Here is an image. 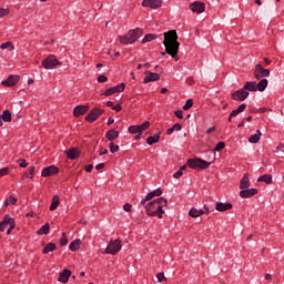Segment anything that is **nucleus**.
I'll list each match as a JSON object with an SVG mask.
<instances>
[{"label": "nucleus", "instance_id": "nucleus-25", "mask_svg": "<svg viewBox=\"0 0 284 284\" xmlns=\"http://www.w3.org/2000/svg\"><path fill=\"white\" fill-rule=\"evenodd\" d=\"M65 154L68 156V159H70L71 161H74V159H79V150L78 149H70L69 151H65Z\"/></svg>", "mask_w": 284, "mask_h": 284}, {"label": "nucleus", "instance_id": "nucleus-55", "mask_svg": "<svg viewBox=\"0 0 284 284\" xmlns=\"http://www.w3.org/2000/svg\"><path fill=\"white\" fill-rule=\"evenodd\" d=\"M154 196H155L154 193L150 192V193L146 194L145 201H152V199H154Z\"/></svg>", "mask_w": 284, "mask_h": 284}, {"label": "nucleus", "instance_id": "nucleus-53", "mask_svg": "<svg viewBox=\"0 0 284 284\" xmlns=\"http://www.w3.org/2000/svg\"><path fill=\"white\" fill-rule=\"evenodd\" d=\"M112 110H114L115 112H121L123 108L121 106V104H115L112 106Z\"/></svg>", "mask_w": 284, "mask_h": 284}, {"label": "nucleus", "instance_id": "nucleus-22", "mask_svg": "<svg viewBox=\"0 0 284 284\" xmlns=\"http://www.w3.org/2000/svg\"><path fill=\"white\" fill-rule=\"evenodd\" d=\"M13 217H10V215H6L3 220L0 222V232H6V229L10 226V223H12Z\"/></svg>", "mask_w": 284, "mask_h": 284}, {"label": "nucleus", "instance_id": "nucleus-59", "mask_svg": "<svg viewBox=\"0 0 284 284\" xmlns=\"http://www.w3.org/2000/svg\"><path fill=\"white\" fill-rule=\"evenodd\" d=\"M103 154H108V149H103V146L100 148V156H103Z\"/></svg>", "mask_w": 284, "mask_h": 284}, {"label": "nucleus", "instance_id": "nucleus-64", "mask_svg": "<svg viewBox=\"0 0 284 284\" xmlns=\"http://www.w3.org/2000/svg\"><path fill=\"white\" fill-rule=\"evenodd\" d=\"M112 123H114V118H109L108 125H112Z\"/></svg>", "mask_w": 284, "mask_h": 284}, {"label": "nucleus", "instance_id": "nucleus-18", "mask_svg": "<svg viewBox=\"0 0 284 284\" xmlns=\"http://www.w3.org/2000/svg\"><path fill=\"white\" fill-rule=\"evenodd\" d=\"M145 77L143 79V83H152L153 81H160L161 75L159 73L146 71Z\"/></svg>", "mask_w": 284, "mask_h": 284}, {"label": "nucleus", "instance_id": "nucleus-11", "mask_svg": "<svg viewBox=\"0 0 284 284\" xmlns=\"http://www.w3.org/2000/svg\"><path fill=\"white\" fill-rule=\"evenodd\" d=\"M143 8H151V10H159L163 6V0H143Z\"/></svg>", "mask_w": 284, "mask_h": 284}, {"label": "nucleus", "instance_id": "nucleus-45", "mask_svg": "<svg viewBox=\"0 0 284 284\" xmlns=\"http://www.w3.org/2000/svg\"><path fill=\"white\" fill-rule=\"evenodd\" d=\"M8 174H10V169L8 168H2L0 170V176H8Z\"/></svg>", "mask_w": 284, "mask_h": 284}, {"label": "nucleus", "instance_id": "nucleus-31", "mask_svg": "<svg viewBox=\"0 0 284 284\" xmlns=\"http://www.w3.org/2000/svg\"><path fill=\"white\" fill-rule=\"evenodd\" d=\"M54 250H57V244H54V243H48L47 245H45V247H43V250H42V254H49L50 252H54Z\"/></svg>", "mask_w": 284, "mask_h": 284}, {"label": "nucleus", "instance_id": "nucleus-49", "mask_svg": "<svg viewBox=\"0 0 284 284\" xmlns=\"http://www.w3.org/2000/svg\"><path fill=\"white\" fill-rule=\"evenodd\" d=\"M105 81H108V77L104 74L98 77V83H105Z\"/></svg>", "mask_w": 284, "mask_h": 284}, {"label": "nucleus", "instance_id": "nucleus-19", "mask_svg": "<svg viewBox=\"0 0 284 284\" xmlns=\"http://www.w3.org/2000/svg\"><path fill=\"white\" fill-rule=\"evenodd\" d=\"M70 276H72V272L64 268L62 272H60L58 281L59 283H68V281H70Z\"/></svg>", "mask_w": 284, "mask_h": 284}, {"label": "nucleus", "instance_id": "nucleus-36", "mask_svg": "<svg viewBox=\"0 0 284 284\" xmlns=\"http://www.w3.org/2000/svg\"><path fill=\"white\" fill-rule=\"evenodd\" d=\"M139 130H140V134H143V132H145V130L150 129V121H145L142 124L138 125Z\"/></svg>", "mask_w": 284, "mask_h": 284}, {"label": "nucleus", "instance_id": "nucleus-40", "mask_svg": "<svg viewBox=\"0 0 284 284\" xmlns=\"http://www.w3.org/2000/svg\"><path fill=\"white\" fill-rule=\"evenodd\" d=\"M194 105V100L189 99L185 104L183 105V110H190Z\"/></svg>", "mask_w": 284, "mask_h": 284}, {"label": "nucleus", "instance_id": "nucleus-38", "mask_svg": "<svg viewBox=\"0 0 284 284\" xmlns=\"http://www.w3.org/2000/svg\"><path fill=\"white\" fill-rule=\"evenodd\" d=\"M129 132H130V134H141L139 125H131V126H129Z\"/></svg>", "mask_w": 284, "mask_h": 284}, {"label": "nucleus", "instance_id": "nucleus-7", "mask_svg": "<svg viewBox=\"0 0 284 284\" xmlns=\"http://www.w3.org/2000/svg\"><path fill=\"white\" fill-rule=\"evenodd\" d=\"M253 77L257 80L261 81V79H265L270 77V70L263 68L261 64H256L255 69L253 71Z\"/></svg>", "mask_w": 284, "mask_h": 284}, {"label": "nucleus", "instance_id": "nucleus-56", "mask_svg": "<svg viewBox=\"0 0 284 284\" xmlns=\"http://www.w3.org/2000/svg\"><path fill=\"white\" fill-rule=\"evenodd\" d=\"M175 116H178V119H183V111L178 110L174 112Z\"/></svg>", "mask_w": 284, "mask_h": 284}, {"label": "nucleus", "instance_id": "nucleus-5", "mask_svg": "<svg viewBox=\"0 0 284 284\" xmlns=\"http://www.w3.org/2000/svg\"><path fill=\"white\" fill-rule=\"evenodd\" d=\"M187 165L189 168H191V170H207V168H210L212 163L201 160L199 158H195V159H189Z\"/></svg>", "mask_w": 284, "mask_h": 284}, {"label": "nucleus", "instance_id": "nucleus-57", "mask_svg": "<svg viewBox=\"0 0 284 284\" xmlns=\"http://www.w3.org/2000/svg\"><path fill=\"white\" fill-rule=\"evenodd\" d=\"M245 108H247V104L242 103V104L237 108V110H239L240 113H241V112H244V111H245Z\"/></svg>", "mask_w": 284, "mask_h": 284}, {"label": "nucleus", "instance_id": "nucleus-15", "mask_svg": "<svg viewBox=\"0 0 284 284\" xmlns=\"http://www.w3.org/2000/svg\"><path fill=\"white\" fill-rule=\"evenodd\" d=\"M54 174H59V169L57 168V165L47 166L41 172V176H43L44 179H48V176H52Z\"/></svg>", "mask_w": 284, "mask_h": 284}, {"label": "nucleus", "instance_id": "nucleus-34", "mask_svg": "<svg viewBox=\"0 0 284 284\" xmlns=\"http://www.w3.org/2000/svg\"><path fill=\"white\" fill-rule=\"evenodd\" d=\"M59 195H54L53 197H52V203H51V205H50V211L51 212H54V210H57L58 207H59Z\"/></svg>", "mask_w": 284, "mask_h": 284}, {"label": "nucleus", "instance_id": "nucleus-30", "mask_svg": "<svg viewBox=\"0 0 284 284\" xmlns=\"http://www.w3.org/2000/svg\"><path fill=\"white\" fill-rule=\"evenodd\" d=\"M261 134H262L261 130H257L255 134L248 138V143H254V144L258 143L261 141Z\"/></svg>", "mask_w": 284, "mask_h": 284}, {"label": "nucleus", "instance_id": "nucleus-42", "mask_svg": "<svg viewBox=\"0 0 284 284\" xmlns=\"http://www.w3.org/2000/svg\"><path fill=\"white\" fill-rule=\"evenodd\" d=\"M17 227V223L14 222V219L10 222L9 229L7 230V234H12V230Z\"/></svg>", "mask_w": 284, "mask_h": 284}, {"label": "nucleus", "instance_id": "nucleus-26", "mask_svg": "<svg viewBox=\"0 0 284 284\" xmlns=\"http://www.w3.org/2000/svg\"><path fill=\"white\" fill-rule=\"evenodd\" d=\"M159 141H161V135L159 133L146 138L148 145H154V143H159Z\"/></svg>", "mask_w": 284, "mask_h": 284}, {"label": "nucleus", "instance_id": "nucleus-6", "mask_svg": "<svg viewBox=\"0 0 284 284\" xmlns=\"http://www.w3.org/2000/svg\"><path fill=\"white\" fill-rule=\"evenodd\" d=\"M123 247V244H121V240H111L105 248V254H111V256H115V254H119Z\"/></svg>", "mask_w": 284, "mask_h": 284}, {"label": "nucleus", "instance_id": "nucleus-9", "mask_svg": "<svg viewBox=\"0 0 284 284\" xmlns=\"http://www.w3.org/2000/svg\"><path fill=\"white\" fill-rule=\"evenodd\" d=\"M103 112H105V110L99 109V108H94L85 116V121H88L89 123H94V121H97V119H99V116H101V114H103Z\"/></svg>", "mask_w": 284, "mask_h": 284}, {"label": "nucleus", "instance_id": "nucleus-4", "mask_svg": "<svg viewBox=\"0 0 284 284\" xmlns=\"http://www.w3.org/2000/svg\"><path fill=\"white\" fill-rule=\"evenodd\" d=\"M267 79H262L258 83L254 82V81H250L246 82L244 84V90L246 92H265V90L267 89Z\"/></svg>", "mask_w": 284, "mask_h": 284}, {"label": "nucleus", "instance_id": "nucleus-32", "mask_svg": "<svg viewBox=\"0 0 284 284\" xmlns=\"http://www.w3.org/2000/svg\"><path fill=\"white\" fill-rule=\"evenodd\" d=\"M80 247H81V240H79V239L74 240L69 245V250H71V252H77V250H79Z\"/></svg>", "mask_w": 284, "mask_h": 284}, {"label": "nucleus", "instance_id": "nucleus-48", "mask_svg": "<svg viewBox=\"0 0 284 284\" xmlns=\"http://www.w3.org/2000/svg\"><path fill=\"white\" fill-rule=\"evenodd\" d=\"M9 12L10 11L8 9L0 8V19H3V17L8 16Z\"/></svg>", "mask_w": 284, "mask_h": 284}, {"label": "nucleus", "instance_id": "nucleus-46", "mask_svg": "<svg viewBox=\"0 0 284 284\" xmlns=\"http://www.w3.org/2000/svg\"><path fill=\"white\" fill-rule=\"evenodd\" d=\"M156 278H158V283H163V281H165V274L164 273H158Z\"/></svg>", "mask_w": 284, "mask_h": 284}, {"label": "nucleus", "instance_id": "nucleus-3", "mask_svg": "<svg viewBox=\"0 0 284 284\" xmlns=\"http://www.w3.org/2000/svg\"><path fill=\"white\" fill-rule=\"evenodd\" d=\"M143 37V29H133L124 36H119V41L123 45H130Z\"/></svg>", "mask_w": 284, "mask_h": 284}, {"label": "nucleus", "instance_id": "nucleus-52", "mask_svg": "<svg viewBox=\"0 0 284 284\" xmlns=\"http://www.w3.org/2000/svg\"><path fill=\"white\" fill-rule=\"evenodd\" d=\"M183 176V172L181 171V170H179L178 172H175L174 174H173V178L174 179H181Z\"/></svg>", "mask_w": 284, "mask_h": 284}, {"label": "nucleus", "instance_id": "nucleus-61", "mask_svg": "<svg viewBox=\"0 0 284 284\" xmlns=\"http://www.w3.org/2000/svg\"><path fill=\"white\" fill-rule=\"evenodd\" d=\"M93 169H94V165L89 164V165H87V168H85V172H92Z\"/></svg>", "mask_w": 284, "mask_h": 284}, {"label": "nucleus", "instance_id": "nucleus-23", "mask_svg": "<svg viewBox=\"0 0 284 284\" xmlns=\"http://www.w3.org/2000/svg\"><path fill=\"white\" fill-rule=\"evenodd\" d=\"M119 131L111 129L105 133V136L108 139V141H114L115 139H119Z\"/></svg>", "mask_w": 284, "mask_h": 284}, {"label": "nucleus", "instance_id": "nucleus-39", "mask_svg": "<svg viewBox=\"0 0 284 284\" xmlns=\"http://www.w3.org/2000/svg\"><path fill=\"white\" fill-rule=\"evenodd\" d=\"M109 149H110L111 154H115V152H119V145L114 144V142H111L109 144Z\"/></svg>", "mask_w": 284, "mask_h": 284}, {"label": "nucleus", "instance_id": "nucleus-54", "mask_svg": "<svg viewBox=\"0 0 284 284\" xmlns=\"http://www.w3.org/2000/svg\"><path fill=\"white\" fill-rule=\"evenodd\" d=\"M19 165H20V168H26L28 165V161H26L23 159H20L19 160Z\"/></svg>", "mask_w": 284, "mask_h": 284}, {"label": "nucleus", "instance_id": "nucleus-37", "mask_svg": "<svg viewBox=\"0 0 284 284\" xmlns=\"http://www.w3.org/2000/svg\"><path fill=\"white\" fill-rule=\"evenodd\" d=\"M154 39H156V36L149 33L146 34L143 39L142 42L143 43H150V41H154Z\"/></svg>", "mask_w": 284, "mask_h": 284}, {"label": "nucleus", "instance_id": "nucleus-17", "mask_svg": "<svg viewBox=\"0 0 284 284\" xmlns=\"http://www.w3.org/2000/svg\"><path fill=\"white\" fill-rule=\"evenodd\" d=\"M256 194H258V190L256 189H242V191H240L241 199H252V196H256Z\"/></svg>", "mask_w": 284, "mask_h": 284}, {"label": "nucleus", "instance_id": "nucleus-2", "mask_svg": "<svg viewBox=\"0 0 284 284\" xmlns=\"http://www.w3.org/2000/svg\"><path fill=\"white\" fill-rule=\"evenodd\" d=\"M168 206V200L165 197H158L152 202H149L145 206L148 216H158V219H163V207Z\"/></svg>", "mask_w": 284, "mask_h": 284}, {"label": "nucleus", "instance_id": "nucleus-1", "mask_svg": "<svg viewBox=\"0 0 284 284\" xmlns=\"http://www.w3.org/2000/svg\"><path fill=\"white\" fill-rule=\"evenodd\" d=\"M179 36L176 34V30H170L164 33V47L165 52H161L162 57L166 54H171L173 59H176L179 54V48L181 43H179Z\"/></svg>", "mask_w": 284, "mask_h": 284}, {"label": "nucleus", "instance_id": "nucleus-10", "mask_svg": "<svg viewBox=\"0 0 284 284\" xmlns=\"http://www.w3.org/2000/svg\"><path fill=\"white\" fill-rule=\"evenodd\" d=\"M125 90V83H120L115 87H111L106 89L103 93L102 97H112V94H116V92H123Z\"/></svg>", "mask_w": 284, "mask_h": 284}, {"label": "nucleus", "instance_id": "nucleus-8", "mask_svg": "<svg viewBox=\"0 0 284 284\" xmlns=\"http://www.w3.org/2000/svg\"><path fill=\"white\" fill-rule=\"evenodd\" d=\"M57 65H61V63L54 55H49L42 61V68H44V70H54Z\"/></svg>", "mask_w": 284, "mask_h": 284}, {"label": "nucleus", "instance_id": "nucleus-58", "mask_svg": "<svg viewBox=\"0 0 284 284\" xmlns=\"http://www.w3.org/2000/svg\"><path fill=\"white\" fill-rule=\"evenodd\" d=\"M239 114H241V111L235 109L231 112V116H239Z\"/></svg>", "mask_w": 284, "mask_h": 284}, {"label": "nucleus", "instance_id": "nucleus-50", "mask_svg": "<svg viewBox=\"0 0 284 284\" xmlns=\"http://www.w3.org/2000/svg\"><path fill=\"white\" fill-rule=\"evenodd\" d=\"M123 210H124V212H132V204L125 203V204L123 205Z\"/></svg>", "mask_w": 284, "mask_h": 284}, {"label": "nucleus", "instance_id": "nucleus-43", "mask_svg": "<svg viewBox=\"0 0 284 284\" xmlns=\"http://www.w3.org/2000/svg\"><path fill=\"white\" fill-rule=\"evenodd\" d=\"M27 179H34V166H31L29 172L26 174Z\"/></svg>", "mask_w": 284, "mask_h": 284}, {"label": "nucleus", "instance_id": "nucleus-13", "mask_svg": "<svg viewBox=\"0 0 284 284\" xmlns=\"http://www.w3.org/2000/svg\"><path fill=\"white\" fill-rule=\"evenodd\" d=\"M247 97H250V92L244 90V88L232 93V99L234 101H245V99H247Z\"/></svg>", "mask_w": 284, "mask_h": 284}, {"label": "nucleus", "instance_id": "nucleus-27", "mask_svg": "<svg viewBox=\"0 0 284 284\" xmlns=\"http://www.w3.org/2000/svg\"><path fill=\"white\" fill-rule=\"evenodd\" d=\"M38 236H43L50 234V223H45L41 226L40 230L37 231Z\"/></svg>", "mask_w": 284, "mask_h": 284}, {"label": "nucleus", "instance_id": "nucleus-24", "mask_svg": "<svg viewBox=\"0 0 284 284\" xmlns=\"http://www.w3.org/2000/svg\"><path fill=\"white\" fill-rule=\"evenodd\" d=\"M250 187V178L247 176V173H245L240 181V190H247Z\"/></svg>", "mask_w": 284, "mask_h": 284}, {"label": "nucleus", "instance_id": "nucleus-21", "mask_svg": "<svg viewBox=\"0 0 284 284\" xmlns=\"http://www.w3.org/2000/svg\"><path fill=\"white\" fill-rule=\"evenodd\" d=\"M215 210L217 212H227V210H232V203L217 202L215 204Z\"/></svg>", "mask_w": 284, "mask_h": 284}, {"label": "nucleus", "instance_id": "nucleus-51", "mask_svg": "<svg viewBox=\"0 0 284 284\" xmlns=\"http://www.w3.org/2000/svg\"><path fill=\"white\" fill-rule=\"evenodd\" d=\"M153 196H161V194H163V191L161 189H156L154 191H152Z\"/></svg>", "mask_w": 284, "mask_h": 284}, {"label": "nucleus", "instance_id": "nucleus-62", "mask_svg": "<svg viewBox=\"0 0 284 284\" xmlns=\"http://www.w3.org/2000/svg\"><path fill=\"white\" fill-rule=\"evenodd\" d=\"M214 130H216L215 126H211L206 130V134H212V132H214Z\"/></svg>", "mask_w": 284, "mask_h": 284}, {"label": "nucleus", "instance_id": "nucleus-60", "mask_svg": "<svg viewBox=\"0 0 284 284\" xmlns=\"http://www.w3.org/2000/svg\"><path fill=\"white\" fill-rule=\"evenodd\" d=\"M103 168H105V163H99L95 165V170H103Z\"/></svg>", "mask_w": 284, "mask_h": 284}, {"label": "nucleus", "instance_id": "nucleus-12", "mask_svg": "<svg viewBox=\"0 0 284 284\" xmlns=\"http://www.w3.org/2000/svg\"><path fill=\"white\" fill-rule=\"evenodd\" d=\"M190 10L195 14H203L205 12V3L201 1H195L190 4Z\"/></svg>", "mask_w": 284, "mask_h": 284}, {"label": "nucleus", "instance_id": "nucleus-63", "mask_svg": "<svg viewBox=\"0 0 284 284\" xmlns=\"http://www.w3.org/2000/svg\"><path fill=\"white\" fill-rule=\"evenodd\" d=\"M113 52H114V55H111L112 59H116V57L121 55V52H119V51H113Z\"/></svg>", "mask_w": 284, "mask_h": 284}, {"label": "nucleus", "instance_id": "nucleus-35", "mask_svg": "<svg viewBox=\"0 0 284 284\" xmlns=\"http://www.w3.org/2000/svg\"><path fill=\"white\" fill-rule=\"evenodd\" d=\"M1 50H9V52H12L14 50V44H12L11 41H7L0 45Z\"/></svg>", "mask_w": 284, "mask_h": 284}, {"label": "nucleus", "instance_id": "nucleus-47", "mask_svg": "<svg viewBox=\"0 0 284 284\" xmlns=\"http://www.w3.org/2000/svg\"><path fill=\"white\" fill-rule=\"evenodd\" d=\"M7 201H9V205H17V197L10 195Z\"/></svg>", "mask_w": 284, "mask_h": 284}, {"label": "nucleus", "instance_id": "nucleus-28", "mask_svg": "<svg viewBox=\"0 0 284 284\" xmlns=\"http://www.w3.org/2000/svg\"><path fill=\"white\" fill-rule=\"evenodd\" d=\"M257 181H258V183H267V185H272V183H273L272 175H270V174L261 175L257 179Z\"/></svg>", "mask_w": 284, "mask_h": 284}, {"label": "nucleus", "instance_id": "nucleus-44", "mask_svg": "<svg viewBox=\"0 0 284 284\" xmlns=\"http://www.w3.org/2000/svg\"><path fill=\"white\" fill-rule=\"evenodd\" d=\"M60 245L63 247L68 245V237H65V233H62V237L60 240Z\"/></svg>", "mask_w": 284, "mask_h": 284}, {"label": "nucleus", "instance_id": "nucleus-29", "mask_svg": "<svg viewBox=\"0 0 284 284\" xmlns=\"http://www.w3.org/2000/svg\"><path fill=\"white\" fill-rule=\"evenodd\" d=\"M0 116L2 118V121H4V123H10L12 121V113L10 112V110H4L2 114H0Z\"/></svg>", "mask_w": 284, "mask_h": 284}, {"label": "nucleus", "instance_id": "nucleus-14", "mask_svg": "<svg viewBox=\"0 0 284 284\" xmlns=\"http://www.w3.org/2000/svg\"><path fill=\"white\" fill-rule=\"evenodd\" d=\"M203 214H210V209L207 206H204V210H197L196 207H192L189 211V215L192 219H199V216H203Z\"/></svg>", "mask_w": 284, "mask_h": 284}, {"label": "nucleus", "instance_id": "nucleus-41", "mask_svg": "<svg viewBox=\"0 0 284 284\" xmlns=\"http://www.w3.org/2000/svg\"><path fill=\"white\" fill-rule=\"evenodd\" d=\"M224 148H225V142H219L214 148V152H221V150H224Z\"/></svg>", "mask_w": 284, "mask_h": 284}, {"label": "nucleus", "instance_id": "nucleus-20", "mask_svg": "<svg viewBox=\"0 0 284 284\" xmlns=\"http://www.w3.org/2000/svg\"><path fill=\"white\" fill-rule=\"evenodd\" d=\"M89 106L88 105H77L73 109V116L79 118V116H83V114H85V112H88Z\"/></svg>", "mask_w": 284, "mask_h": 284}, {"label": "nucleus", "instance_id": "nucleus-16", "mask_svg": "<svg viewBox=\"0 0 284 284\" xmlns=\"http://www.w3.org/2000/svg\"><path fill=\"white\" fill-rule=\"evenodd\" d=\"M19 75H9L7 80L2 81L4 88H13V85L19 83Z\"/></svg>", "mask_w": 284, "mask_h": 284}, {"label": "nucleus", "instance_id": "nucleus-33", "mask_svg": "<svg viewBox=\"0 0 284 284\" xmlns=\"http://www.w3.org/2000/svg\"><path fill=\"white\" fill-rule=\"evenodd\" d=\"M183 130V126L180 123H175L172 128L166 130V134H173L174 132H181Z\"/></svg>", "mask_w": 284, "mask_h": 284}]
</instances>
